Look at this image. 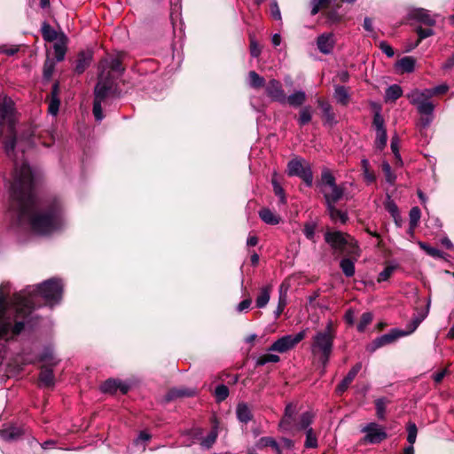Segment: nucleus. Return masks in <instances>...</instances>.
Returning a JSON list of instances; mask_svg holds the SVG:
<instances>
[{"mask_svg": "<svg viewBox=\"0 0 454 454\" xmlns=\"http://www.w3.org/2000/svg\"><path fill=\"white\" fill-rule=\"evenodd\" d=\"M11 198L10 213L18 225L29 227L38 234H49L62 226L59 203L46 211L38 210L34 176L30 167L25 162L20 166L15 163Z\"/></svg>", "mask_w": 454, "mask_h": 454, "instance_id": "nucleus-1", "label": "nucleus"}, {"mask_svg": "<svg viewBox=\"0 0 454 454\" xmlns=\"http://www.w3.org/2000/svg\"><path fill=\"white\" fill-rule=\"evenodd\" d=\"M9 292L8 284L0 286V338L6 340L21 333L38 297L50 306L59 303L62 298L63 285L59 279H48L41 285L27 286L7 301Z\"/></svg>", "mask_w": 454, "mask_h": 454, "instance_id": "nucleus-2", "label": "nucleus"}, {"mask_svg": "<svg viewBox=\"0 0 454 454\" xmlns=\"http://www.w3.org/2000/svg\"><path fill=\"white\" fill-rule=\"evenodd\" d=\"M98 81L94 90L93 114L97 121L103 120L102 105L115 92V80L124 71L121 63L117 58L104 59L98 66Z\"/></svg>", "mask_w": 454, "mask_h": 454, "instance_id": "nucleus-3", "label": "nucleus"}, {"mask_svg": "<svg viewBox=\"0 0 454 454\" xmlns=\"http://www.w3.org/2000/svg\"><path fill=\"white\" fill-rule=\"evenodd\" d=\"M335 330L333 321L329 320L323 331L317 332L312 338L311 353L318 358L325 367L333 351Z\"/></svg>", "mask_w": 454, "mask_h": 454, "instance_id": "nucleus-4", "label": "nucleus"}, {"mask_svg": "<svg viewBox=\"0 0 454 454\" xmlns=\"http://www.w3.org/2000/svg\"><path fill=\"white\" fill-rule=\"evenodd\" d=\"M318 185L324 195L326 206L336 204L344 195V188L336 184L335 177L329 169L322 171L321 181Z\"/></svg>", "mask_w": 454, "mask_h": 454, "instance_id": "nucleus-5", "label": "nucleus"}, {"mask_svg": "<svg viewBox=\"0 0 454 454\" xmlns=\"http://www.w3.org/2000/svg\"><path fill=\"white\" fill-rule=\"evenodd\" d=\"M287 174L290 176H297L301 177L308 186L313 183V174L308 162L301 159H294L287 164Z\"/></svg>", "mask_w": 454, "mask_h": 454, "instance_id": "nucleus-6", "label": "nucleus"}, {"mask_svg": "<svg viewBox=\"0 0 454 454\" xmlns=\"http://www.w3.org/2000/svg\"><path fill=\"white\" fill-rule=\"evenodd\" d=\"M306 336V331H301L295 335H285L277 340L269 348L270 351L286 352L294 348Z\"/></svg>", "mask_w": 454, "mask_h": 454, "instance_id": "nucleus-7", "label": "nucleus"}, {"mask_svg": "<svg viewBox=\"0 0 454 454\" xmlns=\"http://www.w3.org/2000/svg\"><path fill=\"white\" fill-rule=\"evenodd\" d=\"M361 431L365 433V435L363 438V442L365 443H380L387 437L385 428L374 422L367 424Z\"/></svg>", "mask_w": 454, "mask_h": 454, "instance_id": "nucleus-8", "label": "nucleus"}, {"mask_svg": "<svg viewBox=\"0 0 454 454\" xmlns=\"http://www.w3.org/2000/svg\"><path fill=\"white\" fill-rule=\"evenodd\" d=\"M14 103L10 98H4L0 102V129L7 126L11 133L13 132Z\"/></svg>", "mask_w": 454, "mask_h": 454, "instance_id": "nucleus-9", "label": "nucleus"}, {"mask_svg": "<svg viewBox=\"0 0 454 454\" xmlns=\"http://www.w3.org/2000/svg\"><path fill=\"white\" fill-rule=\"evenodd\" d=\"M406 333L397 329H393L390 333L383 334L375 339L368 349L370 352H374L379 348L388 345L395 341L398 338L405 336Z\"/></svg>", "mask_w": 454, "mask_h": 454, "instance_id": "nucleus-10", "label": "nucleus"}, {"mask_svg": "<svg viewBox=\"0 0 454 454\" xmlns=\"http://www.w3.org/2000/svg\"><path fill=\"white\" fill-rule=\"evenodd\" d=\"M266 93L272 100L280 104H285L286 101V93L278 80L272 79L269 82L266 86Z\"/></svg>", "mask_w": 454, "mask_h": 454, "instance_id": "nucleus-11", "label": "nucleus"}, {"mask_svg": "<svg viewBox=\"0 0 454 454\" xmlns=\"http://www.w3.org/2000/svg\"><path fill=\"white\" fill-rule=\"evenodd\" d=\"M325 239L333 249L338 251H343L348 243L346 235L340 231H327Z\"/></svg>", "mask_w": 454, "mask_h": 454, "instance_id": "nucleus-12", "label": "nucleus"}, {"mask_svg": "<svg viewBox=\"0 0 454 454\" xmlns=\"http://www.w3.org/2000/svg\"><path fill=\"white\" fill-rule=\"evenodd\" d=\"M334 36L333 33H325L320 35L317 40V45L320 52L329 54L334 47Z\"/></svg>", "mask_w": 454, "mask_h": 454, "instance_id": "nucleus-13", "label": "nucleus"}, {"mask_svg": "<svg viewBox=\"0 0 454 454\" xmlns=\"http://www.w3.org/2000/svg\"><path fill=\"white\" fill-rule=\"evenodd\" d=\"M430 91L427 89L419 90L415 89L411 92L407 93L406 97L409 99L411 105L416 106L417 107L420 106L422 103L431 98Z\"/></svg>", "mask_w": 454, "mask_h": 454, "instance_id": "nucleus-14", "label": "nucleus"}, {"mask_svg": "<svg viewBox=\"0 0 454 454\" xmlns=\"http://www.w3.org/2000/svg\"><path fill=\"white\" fill-rule=\"evenodd\" d=\"M361 368H362V364L357 363L350 369V371L348 372L347 376L342 380V381L339 384V386L337 387V390L340 393L344 392L348 387L349 384L356 378L357 373L360 372Z\"/></svg>", "mask_w": 454, "mask_h": 454, "instance_id": "nucleus-15", "label": "nucleus"}, {"mask_svg": "<svg viewBox=\"0 0 454 454\" xmlns=\"http://www.w3.org/2000/svg\"><path fill=\"white\" fill-rule=\"evenodd\" d=\"M411 18L427 26H434L435 20L425 9H416L411 14Z\"/></svg>", "mask_w": 454, "mask_h": 454, "instance_id": "nucleus-16", "label": "nucleus"}, {"mask_svg": "<svg viewBox=\"0 0 454 454\" xmlns=\"http://www.w3.org/2000/svg\"><path fill=\"white\" fill-rule=\"evenodd\" d=\"M326 208L333 222L345 223L348 221L347 213L336 208L335 204L327 205Z\"/></svg>", "mask_w": 454, "mask_h": 454, "instance_id": "nucleus-17", "label": "nucleus"}, {"mask_svg": "<svg viewBox=\"0 0 454 454\" xmlns=\"http://www.w3.org/2000/svg\"><path fill=\"white\" fill-rule=\"evenodd\" d=\"M271 291L272 286L270 285H267L261 288L260 293L255 300L257 308L262 309L268 304L270 298Z\"/></svg>", "mask_w": 454, "mask_h": 454, "instance_id": "nucleus-18", "label": "nucleus"}, {"mask_svg": "<svg viewBox=\"0 0 454 454\" xmlns=\"http://www.w3.org/2000/svg\"><path fill=\"white\" fill-rule=\"evenodd\" d=\"M260 218L267 224L277 225L280 223L281 217L269 208H262L259 211Z\"/></svg>", "mask_w": 454, "mask_h": 454, "instance_id": "nucleus-19", "label": "nucleus"}, {"mask_svg": "<svg viewBox=\"0 0 454 454\" xmlns=\"http://www.w3.org/2000/svg\"><path fill=\"white\" fill-rule=\"evenodd\" d=\"M307 99L306 93L302 90H295L294 93L286 97V103L291 106L299 107L302 106Z\"/></svg>", "mask_w": 454, "mask_h": 454, "instance_id": "nucleus-20", "label": "nucleus"}, {"mask_svg": "<svg viewBox=\"0 0 454 454\" xmlns=\"http://www.w3.org/2000/svg\"><path fill=\"white\" fill-rule=\"evenodd\" d=\"M23 434V429L17 427H10L0 431V435L6 441L19 439Z\"/></svg>", "mask_w": 454, "mask_h": 454, "instance_id": "nucleus-21", "label": "nucleus"}, {"mask_svg": "<svg viewBox=\"0 0 454 454\" xmlns=\"http://www.w3.org/2000/svg\"><path fill=\"white\" fill-rule=\"evenodd\" d=\"M218 426L217 423H215L210 431V433L207 434V437L203 438L200 442V445L204 449H210L214 443L216 442V439L218 437Z\"/></svg>", "mask_w": 454, "mask_h": 454, "instance_id": "nucleus-22", "label": "nucleus"}, {"mask_svg": "<svg viewBox=\"0 0 454 454\" xmlns=\"http://www.w3.org/2000/svg\"><path fill=\"white\" fill-rule=\"evenodd\" d=\"M402 73H411L415 67V59L411 57H403L396 64Z\"/></svg>", "mask_w": 454, "mask_h": 454, "instance_id": "nucleus-23", "label": "nucleus"}, {"mask_svg": "<svg viewBox=\"0 0 454 454\" xmlns=\"http://www.w3.org/2000/svg\"><path fill=\"white\" fill-rule=\"evenodd\" d=\"M403 95L402 88L397 84H393L386 90L385 100L395 102Z\"/></svg>", "mask_w": 454, "mask_h": 454, "instance_id": "nucleus-24", "label": "nucleus"}, {"mask_svg": "<svg viewBox=\"0 0 454 454\" xmlns=\"http://www.w3.org/2000/svg\"><path fill=\"white\" fill-rule=\"evenodd\" d=\"M237 417L240 422L247 423L252 419L251 411L246 403H239L237 406Z\"/></svg>", "mask_w": 454, "mask_h": 454, "instance_id": "nucleus-25", "label": "nucleus"}, {"mask_svg": "<svg viewBox=\"0 0 454 454\" xmlns=\"http://www.w3.org/2000/svg\"><path fill=\"white\" fill-rule=\"evenodd\" d=\"M40 382L42 385L50 387L54 384V375L52 370L48 367H43L40 372Z\"/></svg>", "mask_w": 454, "mask_h": 454, "instance_id": "nucleus-26", "label": "nucleus"}, {"mask_svg": "<svg viewBox=\"0 0 454 454\" xmlns=\"http://www.w3.org/2000/svg\"><path fill=\"white\" fill-rule=\"evenodd\" d=\"M334 98L341 105H347L349 98L348 90L344 86L338 85L334 90Z\"/></svg>", "mask_w": 454, "mask_h": 454, "instance_id": "nucleus-27", "label": "nucleus"}, {"mask_svg": "<svg viewBox=\"0 0 454 454\" xmlns=\"http://www.w3.org/2000/svg\"><path fill=\"white\" fill-rule=\"evenodd\" d=\"M248 82L252 88L260 89L265 85V80L260 76L255 71L248 73Z\"/></svg>", "mask_w": 454, "mask_h": 454, "instance_id": "nucleus-28", "label": "nucleus"}, {"mask_svg": "<svg viewBox=\"0 0 454 454\" xmlns=\"http://www.w3.org/2000/svg\"><path fill=\"white\" fill-rule=\"evenodd\" d=\"M312 119L311 106H303L299 112L298 123L301 126L308 124Z\"/></svg>", "mask_w": 454, "mask_h": 454, "instance_id": "nucleus-29", "label": "nucleus"}, {"mask_svg": "<svg viewBox=\"0 0 454 454\" xmlns=\"http://www.w3.org/2000/svg\"><path fill=\"white\" fill-rule=\"evenodd\" d=\"M58 84L55 83L52 88V98L49 104V113L52 115H56L59 112V99L57 97L58 94Z\"/></svg>", "mask_w": 454, "mask_h": 454, "instance_id": "nucleus-30", "label": "nucleus"}, {"mask_svg": "<svg viewBox=\"0 0 454 454\" xmlns=\"http://www.w3.org/2000/svg\"><path fill=\"white\" fill-rule=\"evenodd\" d=\"M340 267L348 278L354 276L355 274V264L354 262L348 258H344L340 261Z\"/></svg>", "mask_w": 454, "mask_h": 454, "instance_id": "nucleus-31", "label": "nucleus"}, {"mask_svg": "<svg viewBox=\"0 0 454 454\" xmlns=\"http://www.w3.org/2000/svg\"><path fill=\"white\" fill-rule=\"evenodd\" d=\"M90 59H91V58L90 55H85V54L80 55L76 61L75 71L78 74L83 73L84 70L90 66Z\"/></svg>", "mask_w": 454, "mask_h": 454, "instance_id": "nucleus-32", "label": "nucleus"}, {"mask_svg": "<svg viewBox=\"0 0 454 454\" xmlns=\"http://www.w3.org/2000/svg\"><path fill=\"white\" fill-rule=\"evenodd\" d=\"M399 144H400V139H399L398 136H396V135L393 136L391 138L390 147H391L392 153H394L395 160H396L395 164L402 166L403 160H402V158H401V155L399 153Z\"/></svg>", "mask_w": 454, "mask_h": 454, "instance_id": "nucleus-33", "label": "nucleus"}, {"mask_svg": "<svg viewBox=\"0 0 454 454\" xmlns=\"http://www.w3.org/2000/svg\"><path fill=\"white\" fill-rule=\"evenodd\" d=\"M121 385V380H107L101 385V391L105 393H115L118 390V386Z\"/></svg>", "mask_w": 454, "mask_h": 454, "instance_id": "nucleus-34", "label": "nucleus"}, {"mask_svg": "<svg viewBox=\"0 0 454 454\" xmlns=\"http://www.w3.org/2000/svg\"><path fill=\"white\" fill-rule=\"evenodd\" d=\"M259 445L261 447H271L278 454H281L280 447L277 441L270 436L262 437L259 440Z\"/></svg>", "mask_w": 454, "mask_h": 454, "instance_id": "nucleus-35", "label": "nucleus"}, {"mask_svg": "<svg viewBox=\"0 0 454 454\" xmlns=\"http://www.w3.org/2000/svg\"><path fill=\"white\" fill-rule=\"evenodd\" d=\"M421 249H423L428 255L434 258H443L444 253L435 247H430L429 245L419 242V243Z\"/></svg>", "mask_w": 454, "mask_h": 454, "instance_id": "nucleus-36", "label": "nucleus"}, {"mask_svg": "<svg viewBox=\"0 0 454 454\" xmlns=\"http://www.w3.org/2000/svg\"><path fill=\"white\" fill-rule=\"evenodd\" d=\"M318 106L321 107L324 116L327 122L332 123L334 121V114L332 111V107L330 104L324 102L322 100L317 101Z\"/></svg>", "mask_w": 454, "mask_h": 454, "instance_id": "nucleus-37", "label": "nucleus"}, {"mask_svg": "<svg viewBox=\"0 0 454 454\" xmlns=\"http://www.w3.org/2000/svg\"><path fill=\"white\" fill-rule=\"evenodd\" d=\"M42 34L45 41L52 42L57 39V32L47 23L42 26Z\"/></svg>", "mask_w": 454, "mask_h": 454, "instance_id": "nucleus-38", "label": "nucleus"}, {"mask_svg": "<svg viewBox=\"0 0 454 454\" xmlns=\"http://www.w3.org/2000/svg\"><path fill=\"white\" fill-rule=\"evenodd\" d=\"M373 316L371 312L362 314L360 321L357 325V330L360 333L364 332L365 328L372 323Z\"/></svg>", "mask_w": 454, "mask_h": 454, "instance_id": "nucleus-39", "label": "nucleus"}, {"mask_svg": "<svg viewBox=\"0 0 454 454\" xmlns=\"http://www.w3.org/2000/svg\"><path fill=\"white\" fill-rule=\"evenodd\" d=\"M387 130L376 131L375 146L379 150L384 149L387 145Z\"/></svg>", "mask_w": 454, "mask_h": 454, "instance_id": "nucleus-40", "label": "nucleus"}, {"mask_svg": "<svg viewBox=\"0 0 454 454\" xmlns=\"http://www.w3.org/2000/svg\"><path fill=\"white\" fill-rule=\"evenodd\" d=\"M272 186L273 191L275 194L279 198L280 203L286 204V198L284 192V189L281 187V185L278 184L277 179L275 177L272 178Z\"/></svg>", "mask_w": 454, "mask_h": 454, "instance_id": "nucleus-41", "label": "nucleus"}, {"mask_svg": "<svg viewBox=\"0 0 454 454\" xmlns=\"http://www.w3.org/2000/svg\"><path fill=\"white\" fill-rule=\"evenodd\" d=\"M279 361V356L278 355L274 354H266L263 356H261L257 361L256 365L262 366L266 364L267 363H278Z\"/></svg>", "mask_w": 454, "mask_h": 454, "instance_id": "nucleus-42", "label": "nucleus"}, {"mask_svg": "<svg viewBox=\"0 0 454 454\" xmlns=\"http://www.w3.org/2000/svg\"><path fill=\"white\" fill-rule=\"evenodd\" d=\"M362 168L364 171V177L368 183H372L375 181L376 177L375 175L369 170V160L366 159H363L362 161Z\"/></svg>", "mask_w": 454, "mask_h": 454, "instance_id": "nucleus-43", "label": "nucleus"}, {"mask_svg": "<svg viewBox=\"0 0 454 454\" xmlns=\"http://www.w3.org/2000/svg\"><path fill=\"white\" fill-rule=\"evenodd\" d=\"M286 294L285 292H282L280 289L279 291V298H278V304L277 307V309L275 310V317L278 318L282 312L284 311L286 306Z\"/></svg>", "mask_w": 454, "mask_h": 454, "instance_id": "nucleus-44", "label": "nucleus"}, {"mask_svg": "<svg viewBox=\"0 0 454 454\" xmlns=\"http://www.w3.org/2000/svg\"><path fill=\"white\" fill-rule=\"evenodd\" d=\"M317 446V436L314 434L312 428H308L306 431L305 447L306 448H316Z\"/></svg>", "mask_w": 454, "mask_h": 454, "instance_id": "nucleus-45", "label": "nucleus"}, {"mask_svg": "<svg viewBox=\"0 0 454 454\" xmlns=\"http://www.w3.org/2000/svg\"><path fill=\"white\" fill-rule=\"evenodd\" d=\"M382 170L385 174L387 182L390 184H394L396 179V176L392 172L388 162L384 161L382 163Z\"/></svg>", "mask_w": 454, "mask_h": 454, "instance_id": "nucleus-46", "label": "nucleus"}, {"mask_svg": "<svg viewBox=\"0 0 454 454\" xmlns=\"http://www.w3.org/2000/svg\"><path fill=\"white\" fill-rule=\"evenodd\" d=\"M215 395L217 402H222L228 397L229 388L225 385H219L215 390Z\"/></svg>", "mask_w": 454, "mask_h": 454, "instance_id": "nucleus-47", "label": "nucleus"}, {"mask_svg": "<svg viewBox=\"0 0 454 454\" xmlns=\"http://www.w3.org/2000/svg\"><path fill=\"white\" fill-rule=\"evenodd\" d=\"M421 212L418 207H414L410 210L409 218H410V225L411 227H415L418 225L420 219Z\"/></svg>", "mask_w": 454, "mask_h": 454, "instance_id": "nucleus-48", "label": "nucleus"}, {"mask_svg": "<svg viewBox=\"0 0 454 454\" xmlns=\"http://www.w3.org/2000/svg\"><path fill=\"white\" fill-rule=\"evenodd\" d=\"M312 420H313L312 413H310L309 411L302 413L301 416V419H300L299 427L301 429L307 430L308 428H309V427L312 423Z\"/></svg>", "mask_w": 454, "mask_h": 454, "instance_id": "nucleus-49", "label": "nucleus"}, {"mask_svg": "<svg viewBox=\"0 0 454 454\" xmlns=\"http://www.w3.org/2000/svg\"><path fill=\"white\" fill-rule=\"evenodd\" d=\"M407 433H408L407 441L410 443V445L413 446L414 442H416L417 433H418L417 427L414 423L410 422L407 425Z\"/></svg>", "mask_w": 454, "mask_h": 454, "instance_id": "nucleus-50", "label": "nucleus"}, {"mask_svg": "<svg viewBox=\"0 0 454 454\" xmlns=\"http://www.w3.org/2000/svg\"><path fill=\"white\" fill-rule=\"evenodd\" d=\"M396 266L388 265L387 266L378 276V282L387 281L395 270Z\"/></svg>", "mask_w": 454, "mask_h": 454, "instance_id": "nucleus-51", "label": "nucleus"}, {"mask_svg": "<svg viewBox=\"0 0 454 454\" xmlns=\"http://www.w3.org/2000/svg\"><path fill=\"white\" fill-rule=\"evenodd\" d=\"M417 109L421 114L430 115L433 114L434 106L433 103L429 99H427L420 106H419Z\"/></svg>", "mask_w": 454, "mask_h": 454, "instance_id": "nucleus-52", "label": "nucleus"}, {"mask_svg": "<svg viewBox=\"0 0 454 454\" xmlns=\"http://www.w3.org/2000/svg\"><path fill=\"white\" fill-rule=\"evenodd\" d=\"M372 124H373L376 131L386 129L385 121H384V118L382 117V115L380 114V111H377L374 114Z\"/></svg>", "mask_w": 454, "mask_h": 454, "instance_id": "nucleus-53", "label": "nucleus"}, {"mask_svg": "<svg viewBox=\"0 0 454 454\" xmlns=\"http://www.w3.org/2000/svg\"><path fill=\"white\" fill-rule=\"evenodd\" d=\"M40 360L45 363H49L51 365L57 364V361L53 355V351L51 348H46L43 351V353L41 355Z\"/></svg>", "mask_w": 454, "mask_h": 454, "instance_id": "nucleus-54", "label": "nucleus"}, {"mask_svg": "<svg viewBox=\"0 0 454 454\" xmlns=\"http://www.w3.org/2000/svg\"><path fill=\"white\" fill-rule=\"evenodd\" d=\"M54 53L57 61H61L65 58L66 48L62 43H57L54 44Z\"/></svg>", "mask_w": 454, "mask_h": 454, "instance_id": "nucleus-55", "label": "nucleus"}, {"mask_svg": "<svg viewBox=\"0 0 454 454\" xmlns=\"http://www.w3.org/2000/svg\"><path fill=\"white\" fill-rule=\"evenodd\" d=\"M55 63L53 60L47 59L43 66V75L45 78L49 79L54 70Z\"/></svg>", "mask_w": 454, "mask_h": 454, "instance_id": "nucleus-56", "label": "nucleus"}, {"mask_svg": "<svg viewBox=\"0 0 454 454\" xmlns=\"http://www.w3.org/2000/svg\"><path fill=\"white\" fill-rule=\"evenodd\" d=\"M316 224L315 223H306L304 225L303 233L308 239L312 240L315 236Z\"/></svg>", "mask_w": 454, "mask_h": 454, "instance_id": "nucleus-57", "label": "nucleus"}, {"mask_svg": "<svg viewBox=\"0 0 454 454\" xmlns=\"http://www.w3.org/2000/svg\"><path fill=\"white\" fill-rule=\"evenodd\" d=\"M417 33H418V35H419V40L416 43V46L419 43V42L422 40V39H425L427 37H429L431 36L433 34H434V31L432 28H422V27H419L417 29Z\"/></svg>", "mask_w": 454, "mask_h": 454, "instance_id": "nucleus-58", "label": "nucleus"}, {"mask_svg": "<svg viewBox=\"0 0 454 454\" xmlns=\"http://www.w3.org/2000/svg\"><path fill=\"white\" fill-rule=\"evenodd\" d=\"M15 143H16V140H15L14 137H10L4 143L5 153H7V155L9 157H11L12 154L13 153V152H14Z\"/></svg>", "mask_w": 454, "mask_h": 454, "instance_id": "nucleus-59", "label": "nucleus"}, {"mask_svg": "<svg viewBox=\"0 0 454 454\" xmlns=\"http://www.w3.org/2000/svg\"><path fill=\"white\" fill-rule=\"evenodd\" d=\"M270 14L271 17L276 20H281V12L278 4L276 1L270 4Z\"/></svg>", "mask_w": 454, "mask_h": 454, "instance_id": "nucleus-60", "label": "nucleus"}, {"mask_svg": "<svg viewBox=\"0 0 454 454\" xmlns=\"http://www.w3.org/2000/svg\"><path fill=\"white\" fill-rule=\"evenodd\" d=\"M376 410L379 419H383L386 410V403L383 399H379L376 401Z\"/></svg>", "mask_w": 454, "mask_h": 454, "instance_id": "nucleus-61", "label": "nucleus"}, {"mask_svg": "<svg viewBox=\"0 0 454 454\" xmlns=\"http://www.w3.org/2000/svg\"><path fill=\"white\" fill-rule=\"evenodd\" d=\"M449 87L446 84H442L432 89H427L431 93V98L437 94H444L448 91Z\"/></svg>", "mask_w": 454, "mask_h": 454, "instance_id": "nucleus-62", "label": "nucleus"}, {"mask_svg": "<svg viewBox=\"0 0 454 454\" xmlns=\"http://www.w3.org/2000/svg\"><path fill=\"white\" fill-rule=\"evenodd\" d=\"M385 207L393 217L395 218L398 215V207L393 200H387Z\"/></svg>", "mask_w": 454, "mask_h": 454, "instance_id": "nucleus-63", "label": "nucleus"}, {"mask_svg": "<svg viewBox=\"0 0 454 454\" xmlns=\"http://www.w3.org/2000/svg\"><path fill=\"white\" fill-rule=\"evenodd\" d=\"M250 53L254 58L258 57L261 53V48L254 39L250 41Z\"/></svg>", "mask_w": 454, "mask_h": 454, "instance_id": "nucleus-64", "label": "nucleus"}]
</instances>
